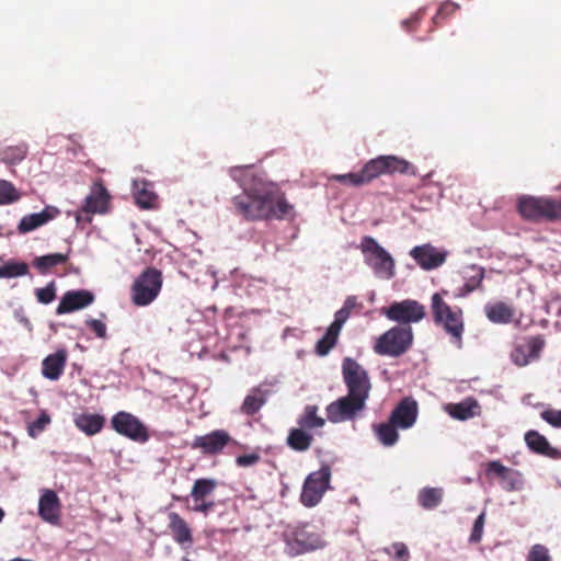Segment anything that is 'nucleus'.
Here are the masks:
<instances>
[{"label":"nucleus","mask_w":561,"mask_h":561,"mask_svg":"<svg viewBox=\"0 0 561 561\" xmlns=\"http://www.w3.org/2000/svg\"><path fill=\"white\" fill-rule=\"evenodd\" d=\"M484 313L489 321L496 324H507L515 317V310L503 301L486 304L484 306Z\"/></svg>","instance_id":"4be33fe9"},{"label":"nucleus","mask_w":561,"mask_h":561,"mask_svg":"<svg viewBox=\"0 0 561 561\" xmlns=\"http://www.w3.org/2000/svg\"><path fill=\"white\" fill-rule=\"evenodd\" d=\"M381 157H382L386 174L414 173V168L409 161H407L400 157L392 156V154L381 156Z\"/></svg>","instance_id":"2f4dec72"},{"label":"nucleus","mask_w":561,"mask_h":561,"mask_svg":"<svg viewBox=\"0 0 561 561\" xmlns=\"http://www.w3.org/2000/svg\"><path fill=\"white\" fill-rule=\"evenodd\" d=\"M543 345L545 342L540 336L528 337L514 345L511 359L516 366H527L540 357Z\"/></svg>","instance_id":"4468645a"},{"label":"nucleus","mask_w":561,"mask_h":561,"mask_svg":"<svg viewBox=\"0 0 561 561\" xmlns=\"http://www.w3.org/2000/svg\"><path fill=\"white\" fill-rule=\"evenodd\" d=\"M133 191L136 203L144 209H150L156 206L157 195L152 190V184L145 180H135Z\"/></svg>","instance_id":"393cba45"},{"label":"nucleus","mask_w":561,"mask_h":561,"mask_svg":"<svg viewBox=\"0 0 561 561\" xmlns=\"http://www.w3.org/2000/svg\"><path fill=\"white\" fill-rule=\"evenodd\" d=\"M362 170L367 184L378 176L387 175L381 156L366 162Z\"/></svg>","instance_id":"ea45409f"},{"label":"nucleus","mask_w":561,"mask_h":561,"mask_svg":"<svg viewBox=\"0 0 561 561\" xmlns=\"http://www.w3.org/2000/svg\"><path fill=\"white\" fill-rule=\"evenodd\" d=\"M330 180L352 186H362L367 184L363 170L359 172H351L346 174H333Z\"/></svg>","instance_id":"79ce46f5"},{"label":"nucleus","mask_w":561,"mask_h":561,"mask_svg":"<svg viewBox=\"0 0 561 561\" xmlns=\"http://www.w3.org/2000/svg\"><path fill=\"white\" fill-rule=\"evenodd\" d=\"M408 23H410V20H405V21H403V24H404V25H405V24H408Z\"/></svg>","instance_id":"bf43d9fd"},{"label":"nucleus","mask_w":561,"mask_h":561,"mask_svg":"<svg viewBox=\"0 0 561 561\" xmlns=\"http://www.w3.org/2000/svg\"><path fill=\"white\" fill-rule=\"evenodd\" d=\"M432 309L435 321L443 324L446 332L451 335L457 347H460L463 332L461 310L457 308L451 309L437 293L432 296Z\"/></svg>","instance_id":"423d86ee"},{"label":"nucleus","mask_w":561,"mask_h":561,"mask_svg":"<svg viewBox=\"0 0 561 561\" xmlns=\"http://www.w3.org/2000/svg\"><path fill=\"white\" fill-rule=\"evenodd\" d=\"M87 325L96 334L100 339H106V324L98 319H88Z\"/></svg>","instance_id":"3c124183"},{"label":"nucleus","mask_w":561,"mask_h":561,"mask_svg":"<svg viewBox=\"0 0 561 561\" xmlns=\"http://www.w3.org/2000/svg\"><path fill=\"white\" fill-rule=\"evenodd\" d=\"M324 424L325 420L318 415V407L316 405H307L298 419L299 427L306 431L321 428Z\"/></svg>","instance_id":"c756f323"},{"label":"nucleus","mask_w":561,"mask_h":561,"mask_svg":"<svg viewBox=\"0 0 561 561\" xmlns=\"http://www.w3.org/2000/svg\"><path fill=\"white\" fill-rule=\"evenodd\" d=\"M241 193L233 196L236 211L245 219H285L293 215V206L286 201L276 184L250 165H238L229 170Z\"/></svg>","instance_id":"f257e3e1"},{"label":"nucleus","mask_w":561,"mask_h":561,"mask_svg":"<svg viewBox=\"0 0 561 561\" xmlns=\"http://www.w3.org/2000/svg\"><path fill=\"white\" fill-rule=\"evenodd\" d=\"M35 296L38 302L44 305L50 304L56 297V288L54 282L49 283L44 288H37L35 290Z\"/></svg>","instance_id":"a18cd8bd"},{"label":"nucleus","mask_w":561,"mask_h":561,"mask_svg":"<svg viewBox=\"0 0 561 561\" xmlns=\"http://www.w3.org/2000/svg\"><path fill=\"white\" fill-rule=\"evenodd\" d=\"M397 428L398 427L391 423L390 420L388 423H381L374 426L375 434L379 442L387 447L393 446L398 442L399 434Z\"/></svg>","instance_id":"473e14b6"},{"label":"nucleus","mask_w":561,"mask_h":561,"mask_svg":"<svg viewBox=\"0 0 561 561\" xmlns=\"http://www.w3.org/2000/svg\"><path fill=\"white\" fill-rule=\"evenodd\" d=\"M60 501L53 490H44L38 501V515L51 525H58L60 520Z\"/></svg>","instance_id":"aec40b11"},{"label":"nucleus","mask_w":561,"mask_h":561,"mask_svg":"<svg viewBox=\"0 0 561 561\" xmlns=\"http://www.w3.org/2000/svg\"><path fill=\"white\" fill-rule=\"evenodd\" d=\"M230 442V435L224 430H217L206 435L196 436L193 448L201 449L204 454H217Z\"/></svg>","instance_id":"6ab92c4d"},{"label":"nucleus","mask_w":561,"mask_h":561,"mask_svg":"<svg viewBox=\"0 0 561 561\" xmlns=\"http://www.w3.org/2000/svg\"><path fill=\"white\" fill-rule=\"evenodd\" d=\"M417 413V402L411 398H404L392 411L389 420L398 428L408 430L415 424Z\"/></svg>","instance_id":"f3484780"},{"label":"nucleus","mask_w":561,"mask_h":561,"mask_svg":"<svg viewBox=\"0 0 561 561\" xmlns=\"http://www.w3.org/2000/svg\"><path fill=\"white\" fill-rule=\"evenodd\" d=\"M542 218L561 220V199L543 196Z\"/></svg>","instance_id":"a19ab883"},{"label":"nucleus","mask_w":561,"mask_h":561,"mask_svg":"<svg viewBox=\"0 0 561 561\" xmlns=\"http://www.w3.org/2000/svg\"><path fill=\"white\" fill-rule=\"evenodd\" d=\"M410 256L425 271L439 267L446 261L447 252L430 243L416 245L410 250Z\"/></svg>","instance_id":"dca6fc26"},{"label":"nucleus","mask_w":561,"mask_h":561,"mask_svg":"<svg viewBox=\"0 0 561 561\" xmlns=\"http://www.w3.org/2000/svg\"><path fill=\"white\" fill-rule=\"evenodd\" d=\"M217 488V481L214 479H197L191 490L190 497L193 502L191 507L194 512L207 515L214 507V502L208 501L207 497Z\"/></svg>","instance_id":"2eb2a0df"},{"label":"nucleus","mask_w":561,"mask_h":561,"mask_svg":"<svg viewBox=\"0 0 561 561\" xmlns=\"http://www.w3.org/2000/svg\"><path fill=\"white\" fill-rule=\"evenodd\" d=\"M383 313L391 321L415 323L420 322L425 317V308L416 300L404 299L391 304Z\"/></svg>","instance_id":"f8f14e48"},{"label":"nucleus","mask_w":561,"mask_h":561,"mask_svg":"<svg viewBox=\"0 0 561 561\" xmlns=\"http://www.w3.org/2000/svg\"><path fill=\"white\" fill-rule=\"evenodd\" d=\"M113 430L122 436L137 443H146L149 434L145 424L134 414L119 411L111 419Z\"/></svg>","instance_id":"9d476101"},{"label":"nucleus","mask_w":561,"mask_h":561,"mask_svg":"<svg viewBox=\"0 0 561 561\" xmlns=\"http://www.w3.org/2000/svg\"><path fill=\"white\" fill-rule=\"evenodd\" d=\"M285 543L286 552L291 557L323 549L327 546L323 535L307 525L297 527L286 534Z\"/></svg>","instance_id":"20e7f679"},{"label":"nucleus","mask_w":561,"mask_h":561,"mask_svg":"<svg viewBox=\"0 0 561 561\" xmlns=\"http://www.w3.org/2000/svg\"><path fill=\"white\" fill-rule=\"evenodd\" d=\"M162 287V275L156 268H147L133 283L130 300L137 307H146L156 300Z\"/></svg>","instance_id":"7ed1b4c3"},{"label":"nucleus","mask_w":561,"mask_h":561,"mask_svg":"<svg viewBox=\"0 0 561 561\" xmlns=\"http://www.w3.org/2000/svg\"><path fill=\"white\" fill-rule=\"evenodd\" d=\"M58 214L59 210L56 207L47 206L39 213L26 215L19 224V231L22 233L31 232L56 218Z\"/></svg>","instance_id":"412c9836"},{"label":"nucleus","mask_w":561,"mask_h":561,"mask_svg":"<svg viewBox=\"0 0 561 561\" xmlns=\"http://www.w3.org/2000/svg\"><path fill=\"white\" fill-rule=\"evenodd\" d=\"M169 519L175 541L179 543L191 542L192 534L186 522L178 513L173 512L169 514Z\"/></svg>","instance_id":"c85d7f7f"},{"label":"nucleus","mask_w":561,"mask_h":561,"mask_svg":"<svg viewBox=\"0 0 561 561\" xmlns=\"http://www.w3.org/2000/svg\"><path fill=\"white\" fill-rule=\"evenodd\" d=\"M385 552L389 556H393L399 561H409L410 552L403 542H393L390 547L385 549Z\"/></svg>","instance_id":"c03bdc74"},{"label":"nucleus","mask_w":561,"mask_h":561,"mask_svg":"<svg viewBox=\"0 0 561 561\" xmlns=\"http://www.w3.org/2000/svg\"><path fill=\"white\" fill-rule=\"evenodd\" d=\"M342 374L347 394L366 402L371 389L367 371L356 360L346 357L342 363Z\"/></svg>","instance_id":"6e6552de"},{"label":"nucleus","mask_w":561,"mask_h":561,"mask_svg":"<svg viewBox=\"0 0 561 561\" xmlns=\"http://www.w3.org/2000/svg\"><path fill=\"white\" fill-rule=\"evenodd\" d=\"M312 439L313 437L308 431L298 427L289 432L287 444L297 451H306L311 446Z\"/></svg>","instance_id":"7c9ffc66"},{"label":"nucleus","mask_w":561,"mask_h":561,"mask_svg":"<svg viewBox=\"0 0 561 561\" xmlns=\"http://www.w3.org/2000/svg\"><path fill=\"white\" fill-rule=\"evenodd\" d=\"M73 422L81 432L88 436H93L102 430L104 417L100 414L80 413L75 415Z\"/></svg>","instance_id":"a878e982"},{"label":"nucleus","mask_w":561,"mask_h":561,"mask_svg":"<svg viewBox=\"0 0 561 561\" xmlns=\"http://www.w3.org/2000/svg\"><path fill=\"white\" fill-rule=\"evenodd\" d=\"M50 423V417L46 413H42L36 421L32 422L28 425V435L32 437H36L39 433H42L45 427Z\"/></svg>","instance_id":"09e8293b"},{"label":"nucleus","mask_w":561,"mask_h":561,"mask_svg":"<svg viewBox=\"0 0 561 561\" xmlns=\"http://www.w3.org/2000/svg\"><path fill=\"white\" fill-rule=\"evenodd\" d=\"M259 460V456L256 454L242 455L237 458V463L240 467H250L256 463Z\"/></svg>","instance_id":"5fc2aeb1"},{"label":"nucleus","mask_w":561,"mask_h":561,"mask_svg":"<svg viewBox=\"0 0 561 561\" xmlns=\"http://www.w3.org/2000/svg\"><path fill=\"white\" fill-rule=\"evenodd\" d=\"M26 150L22 147L9 148L2 153V160L10 164H16L25 158Z\"/></svg>","instance_id":"49530a36"},{"label":"nucleus","mask_w":561,"mask_h":561,"mask_svg":"<svg viewBox=\"0 0 561 561\" xmlns=\"http://www.w3.org/2000/svg\"><path fill=\"white\" fill-rule=\"evenodd\" d=\"M488 477H499L502 488L507 492L522 491L525 488L524 474L515 469L505 467L497 460H492L486 465Z\"/></svg>","instance_id":"ddd939ff"},{"label":"nucleus","mask_w":561,"mask_h":561,"mask_svg":"<svg viewBox=\"0 0 561 561\" xmlns=\"http://www.w3.org/2000/svg\"><path fill=\"white\" fill-rule=\"evenodd\" d=\"M94 301V296L85 289L69 290L62 296L57 309V314L69 313L83 309Z\"/></svg>","instance_id":"a211bd4d"},{"label":"nucleus","mask_w":561,"mask_h":561,"mask_svg":"<svg viewBox=\"0 0 561 561\" xmlns=\"http://www.w3.org/2000/svg\"><path fill=\"white\" fill-rule=\"evenodd\" d=\"M340 332L329 327L325 334L316 344V353L319 356H325L335 346Z\"/></svg>","instance_id":"4c0bfd02"},{"label":"nucleus","mask_w":561,"mask_h":561,"mask_svg":"<svg viewBox=\"0 0 561 561\" xmlns=\"http://www.w3.org/2000/svg\"><path fill=\"white\" fill-rule=\"evenodd\" d=\"M110 198V193L105 186L96 182L91 186L90 193L85 196L81 208L75 213L68 211V216H73L78 225L81 222H90L92 215H103L107 213Z\"/></svg>","instance_id":"0eeeda50"},{"label":"nucleus","mask_w":561,"mask_h":561,"mask_svg":"<svg viewBox=\"0 0 561 561\" xmlns=\"http://www.w3.org/2000/svg\"><path fill=\"white\" fill-rule=\"evenodd\" d=\"M457 9H458V5L456 3L445 2L440 5V8L438 10V15L447 16V15L454 13Z\"/></svg>","instance_id":"6e6d98bb"},{"label":"nucleus","mask_w":561,"mask_h":561,"mask_svg":"<svg viewBox=\"0 0 561 561\" xmlns=\"http://www.w3.org/2000/svg\"><path fill=\"white\" fill-rule=\"evenodd\" d=\"M358 250L364 264L380 280H390L396 276V260L374 237L363 236Z\"/></svg>","instance_id":"f03ea898"},{"label":"nucleus","mask_w":561,"mask_h":561,"mask_svg":"<svg viewBox=\"0 0 561 561\" xmlns=\"http://www.w3.org/2000/svg\"><path fill=\"white\" fill-rule=\"evenodd\" d=\"M366 408V402L351 394L339 398L331 402L325 411L331 423H343L352 421Z\"/></svg>","instance_id":"9b49d317"},{"label":"nucleus","mask_w":561,"mask_h":561,"mask_svg":"<svg viewBox=\"0 0 561 561\" xmlns=\"http://www.w3.org/2000/svg\"><path fill=\"white\" fill-rule=\"evenodd\" d=\"M527 561H551L549 550L543 545H534L527 556Z\"/></svg>","instance_id":"de8ad7c7"},{"label":"nucleus","mask_w":561,"mask_h":561,"mask_svg":"<svg viewBox=\"0 0 561 561\" xmlns=\"http://www.w3.org/2000/svg\"><path fill=\"white\" fill-rule=\"evenodd\" d=\"M331 469L324 465L319 470L309 473L302 484L300 503L308 508L317 506L325 492L331 488Z\"/></svg>","instance_id":"39448f33"},{"label":"nucleus","mask_w":561,"mask_h":561,"mask_svg":"<svg viewBox=\"0 0 561 561\" xmlns=\"http://www.w3.org/2000/svg\"><path fill=\"white\" fill-rule=\"evenodd\" d=\"M266 392L257 388L252 390L244 399L242 410L248 414H254L265 403Z\"/></svg>","instance_id":"e433bc0d"},{"label":"nucleus","mask_w":561,"mask_h":561,"mask_svg":"<svg viewBox=\"0 0 561 561\" xmlns=\"http://www.w3.org/2000/svg\"><path fill=\"white\" fill-rule=\"evenodd\" d=\"M443 499V490L439 488H424L419 493V503L426 510L437 507Z\"/></svg>","instance_id":"f704fd0d"},{"label":"nucleus","mask_w":561,"mask_h":561,"mask_svg":"<svg viewBox=\"0 0 561 561\" xmlns=\"http://www.w3.org/2000/svg\"><path fill=\"white\" fill-rule=\"evenodd\" d=\"M66 359L67 352L65 350H59L58 352L48 355L43 360V376L49 380H57L64 371Z\"/></svg>","instance_id":"5701e85b"},{"label":"nucleus","mask_w":561,"mask_h":561,"mask_svg":"<svg viewBox=\"0 0 561 561\" xmlns=\"http://www.w3.org/2000/svg\"><path fill=\"white\" fill-rule=\"evenodd\" d=\"M542 206H543V196L542 197L523 196L518 201V210H519L520 215L528 219L542 218Z\"/></svg>","instance_id":"cd10ccee"},{"label":"nucleus","mask_w":561,"mask_h":561,"mask_svg":"<svg viewBox=\"0 0 561 561\" xmlns=\"http://www.w3.org/2000/svg\"><path fill=\"white\" fill-rule=\"evenodd\" d=\"M525 440L529 449L537 454H541L552 458L559 456V453L553 447L550 446L547 438L540 435L538 432L530 431L526 433Z\"/></svg>","instance_id":"bb28decb"},{"label":"nucleus","mask_w":561,"mask_h":561,"mask_svg":"<svg viewBox=\"0 0 561 561\" xmlns=\"http://www.w3.org/2000/svg\"><path fill=\"white\" fill-rule=\"evenodd\" d=\"M412 340L410 327H393L378 339L375 350L380 355L397 357L411 346Z\"/></svg>","instance_id":"1a4fd4ad"},{"label":"nucleus","mask_w":561,"mask_h":561,"mask_svg":"<svg viewBox=\"0 0 561 561\" xmlns=\"http://www.w3.org/2000/svg\"><path fill=\"white\" fill-rule=\"evenodd\" d=\"M68 260L67 254L61 253H51L43 256H37L33 261V265L35 268L39 271V273L45 274L53 266L65 263Z\"/></svg>","instance_id":"72a5a7b5"},{"label":"nucleus","mask_w":561,"mask_h":561,"mask_svg":"<svg viewBox=\"0 0 561 561\" xmlns=\"http://www.w3.org/2000/svg\"><path fill=\"white\" fill-rule=\"evenodd\" d=\"M356 306V297L354 296H350L345 299L344 301V305H343V309H346L347 311L352 312V310L355 308Z\"/></svg>","instance_id":"4d7b16f0"},{"label":"nucleus","mask_w":561,"mask_h":561,"mask_svg":"<svg viewBox=\"0 0 561 561\" xmlns=\"http://www.w3.org/2000/svg\"><path fill=\"white\" fill-rule=\"evenodd\" d=\"M18 319H19L20 323H22L28 331H32V324L25 316L20 314V316H18Z\"/></svg>","instance_id":"13d9d810"},{"label":"nucleus","mask_w":561,"mask_h":561,"mask_svg":"<svg viewBox=\"0 0 561 561\" xmlns=\"http://www.w3.org/2000/svg\"><path fill=\"white\" fill-rule=\"evenodd\" d=\"M350 314L351 312L347 311L346 309H343L341 308L340 310H337L334 314V320L333 322L331 323V328L336 330L337 332H341L344 323L347 321V319L350 318Z\"/></svg>","instance_id":"603ef678"},{"label":"nucleus","mask_w":561,"mask_h":561,"mask_svg":"<svg viewBox=\"0 0 561 561\" xmlns=\"http://www.w3.org/2000/svg\"><path fill=\"white\" fill-rule=\"evenodd\" d=\"M484 522H485V513L482 512L474 520L472 531L470 535L471 542H479L481 540L482 535H483Z\"/></svg>","instance_id":"8fccbe9b"},{"label":"nucleus","mask_w":561,"mask_h":561,"mask_svg":"<svg viewBox=\"0 0 561 561\" xmlns=\"http://www.w3.org/2000/svg\"><path fill=\"white\" fill-rule=\"evenodd\" d=\"M471 274L468 276L467 282L463 284L461 288H459V293L457 296L465 297L468 294L472 293L476 288H478L484 277V270L477 265H471L469 267Z\"/></svg>","instance_id":"c9c22d12"},{"label":"nucleus","mask_w":561,"mask_h":561,"mask_svg":"<svg viewBox=\"0 0 561 561\" xmlns=\"http://www.w3.org/2000/svg\"><path fill=\"white\" fill-rule=\"evenodd\" d=\"M19 199L15 187L8 181L0 180V205L10 204Z\"/></svg>","instance_id":"37998d69"},{"label":"nucleus","mask_w":561,"mask_h":561,"mask_svg":"<svg viewBox=\"0 0 561 561\" xmlns=\"http://www.w3.org/2000/svg\"><path fill=\"white\" fill-rule=\"evenodd\" d=\"M28 272L27 264L16 261H8L0 265V278H14L24 276Z\"/></svg>","instance_id":"58836bf2"},{"label":"nucleus","mask_w":561,"mask_h":561,"mask_svg":"<svg viewBox=\"0 0 561 561\" xmlns=\"http://www.w3.org/2000/svg\"><path fill=\"white\" fill-rule=\"evenodd\" d=\"M445 411L456 420L466 421L480 413V405L474 399H466L459 403L445 405Z\"/></svg>","instance_id":"b1692460"},{"label":"nucleus","mask_w":561,"mask_h":561,"mask_svg":"<svg viewBox=\"0 0 561 561\" xmlns=\"http://www.w3.org/2000/svg\"><path fill=\"white\" fill-rule=\"evenodd\" d=\"M541 417L554 427H561V410H546Z\"/></svg>","instance_id":"864d4df0"}]
</instances>
